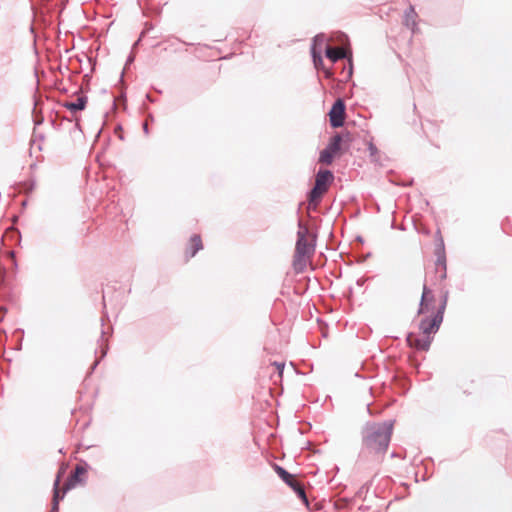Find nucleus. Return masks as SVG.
I'll return each instance as SVG.
<instances>
[{
    "label": "nucleus",
    "mask_w": 512,
    "mask_h": 512,
    "mask_svg": "<svg viewBox=\"0 0 512 512\" xmlns=\"http://www.w3.org/2000/svg\"><path fill=\"white\" fill-rule=\"evenodd\" d=\"M434 302L435 299L433 293L426 286H424L418 313H431L433 316L436 313L434 310Z\"/></svg>",
    "instance_id": "nucleus-6"
},
{
    "label": "nucleus",
    "mask_w": 512,
    "mask_h": 512,
    "mask_svg": "<svg viewBox=\"0 0 512 512\" xmlns=\"http://www.w3.org/2000/svg\"><path fill=\"white\" fill-rule=\"evenodd\" d=\"M341 142H342V137L339 134H336L335 136H333L331 138V140L326 148L335 155L336 153L339 152V150L341 148Z\"/></svg>",
    "instance_id": "nucleus-12"
},
{
    "label": "nucleus",
    "mask_w": 512,
    "mask_h": 512,
    "mask_svg": "<svg viewBox=\"0 0 512 512\" xmlns=\"http://www.w3.org/2000/svg\"><path fill=\"white\" fill-rule=\"evenodd\" d=\"M190 244H191L192 250H191L189 256L193 257L199 250L202 249V241H201L200 236L194 235L190 240Z\"/></svg>",
    "instance_id": "nucleus-15"
},
{
    "label": "nucleus",
    "mask_w": 512,
    "mask_h": 512,
    "mask_svg": "<svg viewBox=\"0 0 512 512\" xmlns=\"http://www.w3.org/2000/svg\"><path fill=\"white\" fill-rule=\"evenodd\" d=\"M60 483V474L57 476L55 482H54V495H53V502H52V511L51 512H58L59 508V490L58 486Z\"/></svg>",
    "instance_id": "nucleus-13"
},
{
    "label": "nucleus",
    "mask_w": 512,
    "mask_h": 512,
    "mask_svg": "<svg viewBox=\"0 0 512 512\" xmlns=\"http://www.w3.org/2000/svg\"><path fill=\"white\" fill-rule=\"evenodd\" d=\"M86 473V469L83 467V466H80L78 465L76 468H75V471L74 473L72 474V476L68 479V481L66 482L65 486H64V491H63V494L60 496L59 495V498L62 499L65 495V493L74 488L77 483L81 482L80 480V475H83Z\"/></svg>",
    "instance_id": "nucleus-7"
},
{
    "label": "nucleus",
    "mask_w": 512,
    "mask_h": 512,
    "mask_svg": "<svg viewBox=\"0 0 512 512\" xmlns=\"http://www.w3.org/2000/svg\"><path fill=\"white\" fill-rule=\"evenodd\" d=\"M326 42V37L324 34H319L314 37L313 44L311 48H315L316 50H320L322 52V48Z\"/></svg>",
    "instance_id": "nucleus-18"
},
{
    "label": "nucleus",
    "mask_w": 512,
    "mask_h": 512,
    "mask_svg": "<svg viewBox=\"0 0 512 512\" xmlns=\"http://www.w3.org/2000/svg\"><path fill=\"white\" fill-rule=\"evenodd\" d=\"M306 258L307 257L299 255V254L294 255L293 266L297 272H302L304 270V268L306 267V262H307Z\"/></svg>",
    "instance_id": "nucleus-14"
},
{
    "label": "nucleus",
    "mask_w": 512,
    "mask_h": 512,
    "mask_svg": "<svg viewBox=\"0 0 512 512\" xmlns=\"http://www.w3.org/2000/svg\"><path fill=\"white\" fill-rule=\"evenodd\" d=\"M322 70H323L324 75H325V77H326V78H331V77L333 76V72H332V70H331V69H325V68H323Z\"/></svg>",
    "instance_id": "nucleus-20"
},
{
    "label": "nucleus",
    "mask_w": 512,
    "mask_h": 512,
    "mask_svg": "<svg viewBox=\"0 0 512 512\" xmlns=\"http://www.w3.org/2000/svg\"><path fill=\"white\" fill-rule=\"evenodd\" d=\"M311 54L313 58V63L316 69H323V59L321 56L320 50H316L315 48H311Z\"/></svg>",
    "instance_id": "nucleus-16"
},
{
    "label": "nucleus",
    "mask_w": 512,
    "mask_h": 512,
    "mask_svg": "<svg viewBox=\"0 0 512 512\" xmlns=\"http://www.w3.org/2000/svg\"><path fill=\"white\" fill-rule=\"evenodd\" d=\"M143 129H144V132L147 134L148 133V125H147V123H144Z\"/></svg>",
    "instance_id": "nucleus-21"
},
{
    "label": "nucleus",
    "mask_w": 512,
    "mask_h": 512,
    "mask_svg": "<svg viewBox=\"0 0 512 512\" xmlns=\"http://www.w3.org/2000/svg\"><path fill=\"white\" fill-rule=\"evenodd\" d=\"M447 296L445 295L442 304L436 310V313L431 318H424L419 324V329L422 335L409 334L407 342L409 346L418 350H428L432 342V334H435L443 321V314L446 308Z\"/></svg>",
    "instance_id": "nucleus-1"
},
{
    "label": "nucleus",
    "mask_w": 512,
    "mask_h": 512,
    "mask_svg": "<svg viewBox=\"0 0 512 512\" xmlns=\"http://www.w3.org/2000/svg\"><path fill=\"white\" fill-rule=\"evenodd\" d=\"M273 365L276 367V369L278 371V376L282 377L284 366H285L284 363L275 362Z\"/></svg>",
    "instance_id": "nucleus-19"
},
{
    "label": "nucleus",
    "mask_w": 512,
    "mask_h": 512,
    "mask_svg": "<svg viewBox=\"0 0 512 512\" xmlns=\"http://www.w3.org/2000/svg\"><path fill=\"white\" fill-rule=\"evenodd\" d=\"M274 469L276 471V473L278 474V476L287 484H289L290 486H292L296 492L298 493V495L305 499L306 500V497H305V492L304 490L301 488V487H296L293 483H292V476L282 467L278 466V465H274Z\"/></svg>",
    "instance_id": "nucleus-8"
},
{
    "label": "nucleus",
    "mask_w": 512,
    "mask_h": 512,
    "mask_svg": "<svg viewBox=\"0 0 512 512\" xmlns=\"http://www.w3.org/2000/svg\"><path fill=\"white\" fill-rule=\"evenodd\" d=\"M87 98L86 97H78L75 101L66 102L63 104L64 107L69 109L72 112L83 110L86 106Z\"/></svg>",
    "instance_id": "nucleus-10"
},
{
    "label": "nucleus",
    "mask_w": 512,
    "mask_h": 512,
    "mask_svg": "<svg viewBox=\"0 0 512 512\" xmlns=\"http://www.w3.org/2000/svg\"><path fill=\"white\" fill-rule=\"evenodd\" d=\"M334 154L327 148L321 151L319 161L323 164L329 165L332 163Z\"/></svg>",
    "instance_id": "nucleus-17"
},
{
    "label": "nucleus",
    "mask_w": 512,
    "mask_h": 512,
    "mask_svg": "<svg viewBox=\"0 0 512 512\" xmlns=\"http://www.w3.org/2000/svg\"><path fill=\"white\" fill-rule=\"evenodd\" d=\"M326 56L332 61L336 62L339 59L346 58L347 52L343 48H332L330 46L326 47Z\"/></svg>",
    "instance_id": "nucleus-9"
},
{
    "label": "nucleus",
    "mask_w": 512,
    "mask_h": 512,
    "mask_svg": "<svg viewBox=\"0 0 512 512\" xmlns=\"http://www.w3.org/2000/svg\"><path fill=\"white\" fill-rule=\"evenodd\" d=\"M344 114H345V107L341 100H337L330 112V124L332 127L337 128L343 125L344 123Z\"/></svg>",
    "instance_id": "nucleus-5"
},
{
    "label": "nucleus",
    "mask_w": 512,
    "mask_h": 512,
    "mask_svg": "<svg viewBox=\"0 0 512 512\" xmlns=\"http://www.w3.org/2000/svg\"><path fill=\"white\" fill-rule=\"evenodd\" d=\"M333 174L329 170H320L316 175L315 186L310 192L309 205L314 207L320 201L322 195L327 191L328 183L332 181Z\"/></svg>",
    "instance_id": "nucleus-3"
},
{
    "label": "nucleus",
    "mask_w": 512,
    "mask_h": 512,
    "mask_svg": "<svg viewBox=\"0 0 512 512\" xmlns=\"http://www.w3.org/2000/svg\"><path fill=\"white\" fill-rule=\"evenodd\" d=\"M416 12L414 10V7L410 6L409 9L405 13V25L409 27L410 29L414 30L416 26Z\"/></svg>",
    "instance_id": "nucleus-11"
},
{
    "label": "nucleus",
    "mask_w": 512,
    "mask_h": 512,
    "mask_svg": "<svg viewBox=\"0 0 512 512\" xmlns=\"http://www.w3.org/2000/svg\"><path fill=\"white\" fill-rule=\"evenodd\" d=\"M392 429L391 421L368 425L364 435L366 446L376 452H384L389 445Z\"/></svg>",
    "instance_id": "nucleus-2"
},
{
    "label": "nucleus",
    "mask_w": 512,
    "mask_h": 512,
    "mask_svg": "<svg viewBox=\"0 0 512 512\" xmlns=\"http://www.w3.org/2000/svg\"><path fill=\"white\" fill-rule=\"evenodd\" d=\"M306 234L307 229L302 226L301 222H299V231L297 233L298 238L296 242L295 254L309 257V255L313 253L314 248L308 243Z\"/></svg>",
    "instance_id": "nucleus-4"
}]
</instances>
